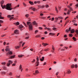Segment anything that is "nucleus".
Wrapping results in <instances>:
<instances>
[{
    "instance_id": "1",
    "label": "nucleus",
    "mask_w": 78,
    "mask_h": 78,
    "mask_svg": "<svg viewBox=\"0 0 78 78\" xmlns=\"http://www.w3.org/2000/svg\"><path fill=\"white\" fill-rule=\"evenodd\" d=\"M1 6L2 9L5 8V9L7 10H9V11H11L12 9V8H11V4L8 3L6 4V5H4L3 6L2 5H1Z\"/></svg>"
},
{
    "instance_id": "2",
    "label": "nucleus",
    "mask_w": 78,
    "mask_h": 78,
    "mask_svg": "<svg viewBox=\"0 0 78 78\" xmlns=\"http://www.w3.org/2000/svg\"><path fill=\"white\" fill-rule=\"evenodd\" d=\"M27 25H29V30H33V25H32V24L31 23V22H27Z\"/></svg>"
},
{
    "instance_id": "3",
    "label": "nucleus",
    "mask_w": 78,
    "mask_h": 78,
    "mask_svg": "<svg viewBox=\"0 0 78 78\" xmlns=\"http://www.w3.org/2000/svg\"><path fill=\"white\" fill-rule=\"evenodd\" d=\"M12 54V52L11 51H9V52L6 54L7 56H11V55Z\"/></svg>"
},
{
    "instance_id": "4",
    "label": "nucleus",
    "mask_w": 78,
    "mask_h": 78,
    "mask_svg": "<svg viewBox=\"0 0 78 78\" xmlns=\"http://www.w3.org/2000/svg\"><path fill=\"white\" fill-rule=\"evenodd\" d=\"M30 9H32V10H33L34 11H36L37 10V9H36L34 7H31L30 8Z\"/></svg>"
},
{
    "instance_id": "5",
    "label": "nucleus",
    "mask_w": 78,
    "mask_h": 78,
    "mask_svg": "<svg viewBox=\"0 0 78 78\" xmlns=\"http://www.w3.org/2000/svg\"><path fill=\"white\" fill-rule=\"evenodd\" d=\"M22 41H21L20 43V45L19 46H16L15 47V48L16 49H17V48H19L20 47L21 44H22Z\"/></svg>"
},
{
    "instance_id": "6",
    "label": "nucleus",
    "mask_w": 78,
    "mask_h": 78,
    "mask_svg": "<svg viewBox=\"0 0 78 78\" xmlns=\"http://www.w3.org/2000/svg\"><path fill=\"white\" fill-rule=\"evenodd\" d=\"M9 57H10L9 58V59H12V58H14V57H15V55H14V56H9Z\"/></svg>"
},
{
    "instance_id": "7",
    "label": "nucleus",
    "mask_w": 78,
    "mask_h": 78,
    "mask_svg": "<svg viewBox=\"0 0 78 78\" xmlns=\"http://www.w3.org/2000/svg\"><path fill=\"white\" fill-rule=\"evenodd\" d=\"M14 33L15 34H19V31L17 30H16L14 31Z\"/></svg>"
},
{
    "instance_id": "8",
    "label": "nucleus",
    "mask_w": 78,
    "mask_h": 78,
    "mask_svg": "<svg viewBox=\"0 0 78 78\" xmlns=\"http://www.w3.org/2000/svg\"><path fill=\"white\" fill-rule=\"evenodd\" d=\"M32 24H33L34 25H37V23H36L35 21L33 22Z\"/></svg>"
},
{
    "instance_id": "9",
    "label": "nucleus",
    "mask_w": 78,
    "mask_h": 78,
    "mask_svg": "<svg viewBox=\"0 0 78 78\" xmlns=\"http://www.w3.org/2000/svg\"><path fill=\"white\" fill-rule=\"evenodd\" d=\"M44 57H42V58H40V60L41 61H44Z\"/></svg>"
},
{
    "instance_id": "10",
    "label": "nucleus",
    "mask_w": 78,
    "mask_h": 78,
    "mask_svg": "<svg viewBox=\"0 0 78 78\" xmlns=\"http://www.w3.org/2000/svg\"><path fill=\"white\" fill-rule=\"evenodd\" d=\"M2 13L0 12V19H4V17H2Z\"/></svg>"
},
{
    "instance_id": "11",
    "label": "nucleus",
    "mask_w": 78,
    "mask_h": 78,
    "mask_svg": "<svg viewBox=\"0 0 78 78\" xmlns=\"http://www.w3.org/2000/svg\"><path fill=\"white\" fill-rule=\"evenodd\" d=\"M75 32L77 33L76 34H75L76 36L78 35V30H76L75 31Z\"/></svg>"
},
{
    "instance_id": "12",
    "label": "nucleus",
    "mask_w": 78,
    "mask_h": 78,
    "mask_svg": "<svg viewBox=\"0 0 78 78\" xmlns=\"http://www.w3.org/2000/svg\"><path fill=\"white\" fill-rule=\"evenodd\" d=\"M71 32L70 33H75V30H74V29H72L71 30Z\"/></svg>"
},
{
    "instance_id": "13",
    "label": "nucleus",
    "mask_w": 78,
    "mask_h": 78,
    "mask_svg": "<svg viewBox=\"0 0 78 78\" xmlns=\"http://www.w3.org/2000/svg\"><path fill=\"white\" fill-rule=\"evenodd\" d=\"M42 44L43 45V46H46V45H48V44L47 43H43Z\"/></svg>"
},
{
    "instance_id": "14",
    "label": "nucleus",
    "mask_w": 78,
    "mask_h": 78,
    "mask_svg": "<svg viewBox=\"0 0 78 78\" xmlns=\"http://www.w3.org/2000/svg\"><path fill=\"white\" fill-rule=\"evenodd\" d=\"M15 24L16 25H19L20 24V23L19 22H17L16 23H15Z\"/></svg>"
},
{
    "instance_id": "15",
    "label": "nucleus",
    "mask_w": 78,
    "mask_h": 78,
    "mask_svg": "<svg viewBox=\"0 0 78 78\" xmlns=\"http://www.w3.org/2000/svg\"><path fill=\"white\" fill-rule=\"evenodd\" d=\"M29 2V3H30V4L31 5H34V3L32 2H31V1H30Z\"/></svg>"
},
{
    "instance_id": "16",
    "label": "nucleus",
    "mask_w": 78,
    "mask_h": 78,
    "mask_svg": "<svg viewBox=\"0 0 78 78\" xmlns=\"http://www.w3.org/2000/svg\"><path fill=\"white\" fill-rule=\"evenodd\" d=\"M49 35H52V36H54L55 34L54 33H50L49 34Z\"/></svg>"
},
{
    "instance_id": "17",
    "label": "nucleus",
    "mask_w": 78,
    "mask_h": 78,
    "mask_svg": "<svg viewBox=\"0 0 78 78\" xmlns=\"http://www.w3.org/2000/svg\"><path fill=\"white\" fill-rule=\"evenodd\" d=\"M45 29H47L48 31H51V29L50 28H48L47 27H46V28H45Z\"/></svg>"
},
{
    "instance_id": "18",
    "label": "nucleus",
    "mask_w": 78,
    "mask_h": 78,
    "mask_svg": "<svg viewBox=\"0 0 78 78\" xmlns=\"http://www.w3.org/2000/svg\"><path fill=\"white\" fill-rule=\"evenodd\" d=\"M19 27L20 28H22L23 27V26L22 25H20L19 26Z\"/></svg>"
},
{
    "instance_id": "19",
    "label": "nucleus",
    "mask_w": 78,
    "mask_h": 78,
    "mask_svg": "<svg viewBox=\"0 0 78 78\" xmlns=\"http://www.w3.org/2000/svg\"><path fill=\"white\" fill-rule=\"evenodd\" d=\"M3 69H4V70H6V67L4 66L3 67Z\"/></svg>"
},
{
    "instance_id": "20",
    "label": "nucleus",
    "mask_w": 78,
    "mask_h": 78,
    "mask_svg": "<svg viewBox=\"0 0 78 78\" xmlns=\"http://www.w3.org/2000/svg\"><path fill=\"white\" fill-rule=\"evenodd\" d=\"M35 73H39V71H38V70H36L35 71Z\"/></svg>"
},
{
    "instance_id": "21",
    "label": "nucleus",
    "mask_w": 78,
    "mask_h": 78,
    "mask_svg": "<svg viewBox=\"0 0 78 78\" xmlns=\"http://www.w3.org/2000/svg\"><path fill=\"white\" fill-rule=\"evenodd\" d=\"M7 66L9 67L10 65H11V63H8L7 64Z\"/></svg>"
},
{
    "instance_id": "22",
    "label": "nucleus",
    "mask_w": 78,
    "mask_h": 78,
    "mask_svg": "<svg viewBox=\"0 0 78 78\" xmlns=\"http://www.w3.org/2000/svg\"><path fill=\"white\" fill-rule=\"evenodd\" d=\"M23 56V55H18V57H19V58H22Z\"/></svg>"
},
{
    "instance_id": "23",
    "label": "nucleus",
    "mask_w": 78,
    "mask_h": 78,
    "mask_svg": "<svg viewBox=\"0 0 78 78\" xmlns=\"http://www.w3.org/2000/svg\"><path fill=\"white\" fill-rule=\"evenodd\" d=\"M5 72H1V75H3L4 74H5Z\"/></svg>"
},
{
    "instance_id": "24",
    "label": "nucleus",
    "mask_w": 78,
    "mask_h": 78,
    "mask_svg": "<svg viewBox=\"0 0 78 78\" xmlns=\"http://www.w3.org/2000/svg\"><path fill=\"white\" fill-rule=\"evenodd\" d=\"M41 37L40 35H37L36 36V37Z\"/></svg>"
},
{
    "instance_id": "25",
    "label": "nucleus",
    "mask_w": 78,
    "mask_h": 78,
    "mask_svg": "<svg viewBox=\"0 0 78 78\" xmlns=\"http://www.w3.org/2000/svg\"><path fill=\"white\" fill-rule=\"evenodd\" d=\"M4 3V1H2L1 2V5H3Z\"/></svg>"
},
{
    "instance_id": "26",
    "label": "nucleus",
    "mask_w": 78,
    "mask_h": 78,
    "mask_svg": "<svg viewBox=\"0 0 78 78\" xmlns=\"http://www.w3.org/2000/svg\"><path fill=\"white\" fill-rule=\"evenodd\" d=\"M1 64H2V65H3L4 66H5V65L6 64V63L5 62H4L2 63Z\"/></svg>"
},
{
    "instance_id": "27",
    "label": "nucleus",
    "mask_w": 78,
    "mask_h": 78,
    "mask_svg": "<svg viewBox=\"0 0 78 78\" xmlns=\"http://www.w3.org/2000/svg\"><path fill=\"white\" fill-rule=\"evenodd\" d=\"M23 23L24 25L26 27H28V26H27V25H26V24L24 22H23Z\"/></svg>"
},
{
    "instance_id": "28",
    "label": "nucleus",
    "mask_w": 78,
    "mask_h": 78,
    "mask_svg": "<svg viewBox=\"0 0 78 78\" xmlns=\"http://www.w3.org/2000/svg\"><path fill=\"white\" fill-rule=\"evenodd\" d=\"M73 40H74V41H76V38H75V37H73Z\"/></svg>"
},
{
    "instance_id": "29",
    "label": "nucleus",
    "mask_w": 78,
    "mask_h": 78,
    "mask_svg": "<svg viewBox=\"0 0 78 78\" xmlns=\"http://www.w3.org/2000/svg\"><path fill=\"white\" fill-rule=\"evenodd\" d=\"M69 36L70 37H73V35L72 34H69Z\"/></svg>"
},
{
    "instance_id": "30",
    "label": "nucleus",
    "mask_w": 78,
    "mask_h": 78,
    "mask_svg": "<svg viewBox=\"0 0 78 78\" xmlns=\"http://www.w3.org/2000/svg\"><path fill=\"white\" fill-rule=\"evenodd\" d=\"M53 30H54L55 31V30H56L57 29L56 28H55V27H53Z\"/></svg>"
},
{
    "instance_id": "31",
    "label": "nucleus",
    "mask_w": 78,
    "mask_h": 78,
    "mask_svg": "<svg viewBox=\"0 0 78 78\" xmlns=\"http://www.w3.org/2000/svg\"><path fill=\"white\" fill-rule=\"evenodd\" d=\"M25 16L26 17H28V16H29V15L28 14H26Z\"/></svg>"
},
{
    "instance_id": "32",
    "label": "nucleus",
    "mask_w": 78,
    "mask_h": 78,
    "mask_svg": "<svg viewBox=\"0 0 78 78\" xmlns=\"http://www.w3.org/2000/svg\"><path fill=\"white\" fill-rule=\"evenodd\" d=\"M74 67H75V65H72L71 66V68H74Z\"/></svg>"
},
{
    "instance_id": "33",
    "label": "nucleus",
    "mask_w": 78,
    "mask_h": 78,
    "mask_svg": "<svg viewBox=\"0 0 78 78\" xmlns=\"http://www.w3.org/2000/svg\"><path fill=\"white\" fill-rule=\"evenodd\" d=\"M49 50V49H44V51H48Z\"/></svg>"
},
{
    "instance_id": "34",
    "label": "nucleus",
    "mask_w": 78,
    "mask_h": 78,
    "mask_svg": "<svg viewBox=\"0 0 78 78\" xmlns=\"http://www.w3.org/2000/svg\"><path fill=\"white\" fill-rule=\"evenodd\" d=\"M37 64L36 66H39V62H37Z\"/></svg>"
},
{
    "instance_id": "35",
    "label": "nucleus",
    "mask_w": 78,
    "mask_h": 78,
    "mask_svg": "<svg viewBox=\"0 0 78 78\" xmlns=\"http://www.w3.org/2000/svg\"><path fill=\"white\" fill-rule=\"evenodd\" d=\"M13 18L14 17H11L10 18L9 20H12V19H13Z\"/></svg>"
},
{
    "instance_id": "36",
    "label": "nucleus",
    "mask_w": 78,
    "mask_h": 78,
    "mask_svg": "<svg viewBox=\"0 0 78 78\" xmlns=\"http://www.w3.org/2000/svg\"><path fill=\"white\" fill-rule=\"evenodd\" d=\"M70 73H71V71H68V73H67L68 74H70Z\"/></svg>"
},
{
    "instance_id": "37",
    "label": "nucleus",
    "mask_w": 78,
    "mask_h": 78,
    "mask_svg": "<svg viewBox=\"0 0 78 78\" xmlns=\"http://www.w3.org/2000/svg\"><path fill=\"white\" fill-rule=\"evenodd\" d=\"M9 63H11V64L12 63V62L11 60L9 61Z\"/></svg>"
},
{
    "instance_id": "38",
    "label": "nucleus",
    "mask_w": 78,
    "mask_h": 78,
    "mask_svg": "<svg viewBox=\"0 0 78 78\" xmlns=\"http://www.w3.org/2000/svg\"><path fill=\"white\" fill-rule=\"evenodd\" d=\"M23 4L24 6H25V7H26V6L27 5H26V4H25L24 2H23Z\"/></svg>"
},
{
    "instance_id": "39",
    "label": "nucleus",
    "mask_w": 78,
    "mask_h": 78,
    "mask_svg": "<svg viewBox=\"0 0 78 78\" xmlns=\"http://www.w3.org/2000/svg\"><path fill=\"white\" fill-rule=\"evenodd\" d=\"M45 7L46 8H48L49 7V6L48 5H45Z\"/></svg>"
},
{
    "instance_id": "40",
    "label": "nucleus",
    "mask_w": 78,
    "mask_h": 78,
    "mask_svg": "<svg viewBox=\"0 0 78 78\" xmlns=\"http://www.w3.org/2000/svg\"><path fill=\"white\" fill-rule=\"evenodd\" d=\"M5 51H9V49L8 48H6L5 50Z\"/></svg>"
},
{
    "instance_id": "41",
    "label": "nucleus",
    "mask_w": 78,
    "mask_h": 78,
    "mask_svg": "<svg viewBox=\"0 0 78 78\" xmlns=\"http://www.w3.org/2000/svg\"><path fill=\"white\" fill-rule=\"evenodd\" d=\"M68 30H69V31H71V27H69Z\"/></svg>"
},
{
    "instance_id": "42",
    "label": "nucleus",
    "mask_w": 78,
    "mask_h": 78,
    "mask_svg": "<svg viewBox=\"0 0 78 78\" xmlns=\"http://www.w3.org/2000/svg\"><path fill=\"white\" fill-rule=\"evenodd\" d=\"M29 37H25V39H29Z\"/></svg>"
},
{
    "instance_id": "43",
    "label": "nucleus",
    "mask_w": 78,
    "mask_h": 78,
    "mask_svg": "<svg viewBox=\"0 0 78 78\" xmlns=\"http://www.w3.org/2000/svg\"><path fill=\"white\" fill-rule=\"evenodd\" d=\"M37 61H39V57H37Z\"/></svg>"
},
{
    "instance_id": "44",
    "label": "nucleus",
    "mask_w": 78,
    "mask_h": 78,
    "mask_svg": "<svg viewBox=\"0 0 78 78\" xmlns=\"http://www.w3.org/2000/svg\"><path fill=\"white\" fill-rule=\"evenodd\" d=\"M12 73H9V75H12Z\"/></svg>"
},
{
    "instance_id": "45",
    "label": "nucleus",
    "mask_w": 78,
    "mask_h": 78,
    "mask_svg": "<svg viewBox=\"0 0 78 78\" xmlns=\"http://www.w3.org/2000/svg\"><path fill=\"white\" fill-rule=\"evenodd\" d=\"M75 67L76 68H77V67H78V65H77V64H76L75 65Z\"/></svg>"
},
{
    "instance_id": "46",
    "label": "nucleus",
    "mask_w": 78,
    "mask_h": 78,
    "mask_svg": "<svg viewBox=\"0 0 78 78\" xmlns=\"http://www.w3.org/2000/svg\"><path fill=\"white\" fill-rule=\"evenodd\" d=\"M66 32H67V33H68L69 31V29H66Z\"/></svg>"
},
{
    "instance_id": "47",
    "label": "nucleus",
    "mask_w": 78,
    "mask_h": 78,
    "mask_svg": "<svg viewBox=\"0 0 78 78\" xmlns=\"http://www.w3.org/2000/svg\"><path fill=\"white\" fill-rule=\"evenodd\" d=\"M68 18H69V16H67L66 17L65 19V20H66Z\"/></svg>"
},
{
    "instance_id": "48",
    "label": "nucleus",
    "mask_w": 78,
    "mask_h": 78,
    "mask_svg": "<svg viewBox=\"0 0 78 78\" xmlns=\"http://www.w3.org/2000/svg\"><path fill=\"white\" fill-rule=\"evenodd\" d=\"M52 50H55V48H54L53 46H52Z\"/></svg>"
},
{
    "instance_id": "49",
    "label": "nucleus",
    "mask_w": 78,
    "mask_h": 78,
    "mask_svg": "<svg viewBox=\"0 0 78 78\" xmlns=\"http://www.w3.org/2000/svg\"><path fill=\"white\" fill-rule=\"evenodd\" d=\"M70 10L72 11H73V9H72V8H69Z\"/></svg>"
},
{
    "instance_id": "50",
    "label": "nucleus",
    "mask_w": 78,
    "mask_h": 78,
    "mask_svg": "<svg viewBox=\"0 0 78 78\" xmlns=\"http://www.w3.org/2000/svg\"><path fill=\"white\" fill-rule=\"evenodd\" d=\"M0 23H3V21H2V20H0Z\"/></svg>"
},
{
    "instance_id": "51",
    "label": "nucleus",
    "mask_w": 78,
    "mask_h": 78,
    "mask_svg": "<svg viewBox=\"0 0 78 78\" xmlns=\"http://www.w3.org/2000/svg\"><path fill=\"white\" fill-rule=\"evenodd\" d=\"M39 28L40 30H42L43 29L41 27H39Z\"/></svg>"
},
{
    "instance_id": "52",
    "label": "nucleus",
    "mask_w": 78,
    "mask_h": 78,
    "mask_svg": "<svg viewBox=\"0 0 78 78\" xmlns=\"http://www.w3.org/2000/svg\"><path fill=\"white\" fill-rule=\"evenodd\" d=\"M65 48L62 49H61V51H63V50L65 51Z\"/></svg>"
},
{
    "instance_id": "53",
    "label": "nucleus",
    "mask_w": 78,
    "mask_h": 78,
    "mask_svg": "<svg viewBox=\"0 0 78 78\" xmlns=\"http://www.w3.org/2000/svg\"><path fill=\"white\" fill-rule=\"evenodd\" d=\"M48 33L47 32V31H46L44 32V34H47Z\"/></svg>"
},
{
    "instance_id": "54",
    "label": "nucleus",
    "mask_w": 78,
    "mask_h": 78,
    "mask_svg": "<svg viewBox=\"0 0 78 78\" xmlns=\"http://www.w3.org/2000/svg\"><path fill=\"white\" fill-rule=\"evenodd\" d=\"M37 3H38V4H39V3H41V1H37Z\"/></svg>"
},
{
    "instance_id": "55",
    "label": "nucleus",
    "mask_w": 78,
    "mask_h": 78,
    "mask_svg": "<svg viewBox=\"0 0 78 78\" xmlns=\"http://www.w3.org/2000/svg\"><path fill=\"white\" fill-rule=\"evenodd\" d=\"M22 68V65H20V69H21Z\"/></svg>"
},
{
    "instance_id": "56",
    "label": "nucleus",
    "mask_w": 78,
    "mask_h": 78,
    "mask_svg": "<svg viewBox=\"0 0 78 78\" xmlns=\"http://www.w3.org/2000/svg\"><path fill=\"white\" fill-rule=\"evenodd\" d=\"M74 25H75V26H77V25H78V24L76 23H74Z\"/></svg>"
},
{
    "instance_id": "57",
    "label": "nucleus",
    "mask_w": 78,
    "mask_h": 78,
    "mask_svg": "<svg viewBox=\"0 0 78 78\" xmlns=\"http://www.w3.org/2000/svg\"><path fill=\"white\" fill-rule=\"evenodd\" d=\"M54 20V18H52L51 21H53Z\"/></svg>"
},
{
    "instance_id": "58",
    "label": "nucleus",
    "mask_w": 78,
    "mask_h": 78,
    "mask_svg": "<svg viewBox=\"0 0 78 78\" xmlns=\"http://www.w3.org/2000/svg\"><path fill=\"white\" fill-rule=\"evenodd\" d=\"M55 20H58V18H55Z\"/></svg>"
},
{
    "instance_id": "59",
    "label": "nucleus",
    "mask_w": 78,
    "mask_h": 78,
    "mask_svg": "<svg viewBox=\"0 0 78 78\" xmlns=\"http://www.w3.org/2000/svg\"><path fill=\"white\" fill-rule=\"evenodd\" d=\"M12 66H16V64L15 63H13L12 65Z\"/></svg>"
},
{
    "instance_id": "60",
    "label": "nucleus",
    "mask_w": 78,
    "mask_h": 78,
    "mask_svg": "<svg viewBox=\"0 0 78 78\" xmlns=\"http://www.w3.org/2000/svg\"><path fill=\"white\" fill-rule=\"evenodd\" d=\"M72 13H76V11H73L72 12Z\"/></svg>"
},
{
    "instance_id": "61",
    "label": "nucleus",
    "mask_w": 78,
    "mask_h": 78,
    "mask_svg": "<svg viewBox=\"0 0 78 78\" xmlns=\"http://www.w3.org/2000/svg\"><path fill=\"white\" fill-rule=\"evenodd\" d=\"M76 58H75L74 59V61H75V62H76Z\"/></svg>"
},
{
    "instance_id": "62",
    "label": "nucleus",
    "mask_w": 78,
    "mask_h": 78,
    "mask_svg": "<svg viewBox=\"0 0 78 78\" xmlns=\"http://www.w3.org/2000/svg\"><path fill=\"white\" fill-rule=\"evenodd\" d=\"M37 32H38V30H36L35 31V33H37Z\"/></svg>"
},
{
    "instance_id": "63",
    "label": "nucleus",
    "mask_w": 78,
    "mask_h": 78,
    "mask_svg": "<svg viewBox=\"0 0 78 78\" xmlns=\"http://www.w3.org/2000/svg\"><path fill=\"white\" fill-rule=\"evenodd\" d=\"M68 11L69 12H70L71 11L70 10H68Z\"/></svg>"
},
{
    "instance_id": "64",
    "label": "nucleus",
    "mask_w": 78,
    "mask_h": 78,
    "mask_svg": "<svg viewBox=\"0 0 78 78\" xmlns=\"http://www.w3.org/2000/svg\"><path fill=\"white\" fill-rule=\"evenodd\" d=\"M75 6H76V7H78V4L76 5Z\"/></svg>"
}]
</instances>
